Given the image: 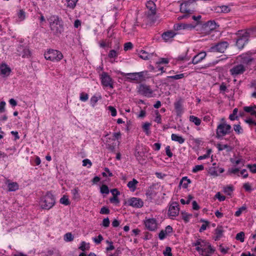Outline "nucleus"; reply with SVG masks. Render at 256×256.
Masks as SVG:
<instances>
[{
	"label": "nucleus",
	"instance_id": "31",
	"mask_svg": "<svg viewBox=\"0 0 256 256\" xmlns=\"http://www.w3.org/2000/svg\"><path fill=\"white\" fill-rule=\"evenodd\" d=\"M190 182V180L187 177H184L180 180V184L181 185L182 188H186Z\"/></svg>",
	"mask_w": 256,
	"mask_h": 256
},
{
	"label": "nucleus",
	"instance_id": "43",
	"mask_svg": "<svg viewBox=\"0 0 256 256\" xmlns=\"http://www.w3.org/2000/svg\"><path fill=\"white\" fill-rule=\"evenodd\" d=\"M216 148L219 151H221L224 150V149L229 148V150H228V151H230L231 150V148L228 144H224L222 145L220 144H216Z\"/></svg>",
	"mask_w": 256,
	"mask_h": 256
},
{
	"label": "nucleus",
	"instance_id": "20",
	"mask_svg": "<svg viewBox=\"0 0 256 256\" xmlns=\"http://www.w3.org/2000/svg\"><path fill=\"white\" fill-rule=\"evenodd\" d=\"M194 26H192L190 24H175L174 26V28L175 30H184L189 28H194Z\"/></svg>",
	"mask_w": 256,
	"mask_h": 256
},
{
	"label": "nucleus",
	"instance_id": "58",
	"mask_svg": "<svg viewBox=\"0 0 256 256\" xmlns=\"http://www.w3.org/2000/svg\"><path fill=\"white\" fill-rule=\"evenodd\" d=\"M202 243H206V242L204 240H202V239H198L196 240V242L192 243V246H202L203 245L202 244Z\"/></svg>",
	"mask_w": 256,
	"mask_h": 256
},
{
	"label": "nucleus",
	"instance_id": "7",
	"mask_svg": "<svg viewBox=\"0 0 256 256\" xmlns=\"http://www.w3.org/2000/svg\"><path fill=\"white\" fill-rule=\"evenodd\" d=\"M232 127L230 125L223 122L219 124L216 128V138H219L220 137L224 136L230 132Z\"/></svg>",
	"mask_w": 256,
	"mask_h": 256
},
{
	"label": "nucleus",
	"instance_id": "60",
	"mask_svg": "<svg viewBox=\"0 0 256 256\" xmlns=\"http://www.w3.org/2000/svg\"><path fill=\"white\" fill-rule=\"evenodd\" d=\"M108 110L110 112L111 115L112 116H115L116 115V113H117L116 112V109L114 107H113L112 106H108Z\"/></svg>",
	"mask_w": 256,
	"mask_h": 256
},
{
	"label": "nucleus",
	"instance_id": "22",
	"mask_svg": "<svg viewBox=\"0 0 256 256\" xmlns=\"http://www.w3.org/2000/svg\"><path fill=\"white\" fill-rule=\"evenodd\" d=\"M18 52H20L19 55L22 57H28L30 54V52L26 48H24L22 46L18 47Z\"/></svg>",
	"mask_w": 256,
	"mask_h": 256
},
{
	"label": "nucleus",
	"instance_id": "2",
	"mask_svg": "<svg viewBox=\"0 0 256 256\" xmlns=\"http://www.w3.org/2000/svg\"><path fill=\"white\" fill-rule=\"evenodd\" d=\"M252 30H240L236 33V46L240 50H242L248 42V39L252 36Z\"/></svg>",
	"mask_w": 256,
	"mask_h": 256
},
{
	"label": "nucleus",
	"instance_id": "9",
	"mask_svg": "<svg viewBox=\"0 0 256 256\" xmlns=\"http://www.w3.org/2000/svg\"><path fill=\"white\" fill-rule=\"evenodd\" d=\"M246 70V66H245L244 65L239 64L234 65L232 68H231L230 70V72L234 78H236L238 76L242 74Z\"/></svg>",
	"mask_w": 256,
	"mask_h": 256
},
{
	"label": "nucleus",
	"instance_id": "50",
	"mask_svg": "<svg viewBox=\"0 0 256 256\" xmlns=\"http://www.w3.org/2000/svg\"><path fill=\"white\" fill-rule=\"evenodd\" d=\"M171 251V248L170 246H167L166 247V250L164 251L163 254L164 256H172Z\"/></svg>",
	"mask_w": 256,
	"mask_h": 256
},
{
	"label": "nucleus",
	"instance_id": "54",
	"mask_svg": "<svg viewBox=\"0 0 256 256\" xmlns=\"http://www.w3.org/2000/svg\"><path fill=\"white\" fill-rule=\"evenodd\" d=\"M133 47V45L132 42H126L124 44V50L125 51H127L128 50H131Z\"/></svg>",
	"mask_w": 256,
	"mask_h": 256
},
{
	"label": "nucleus",
	"instance_id": "26",
	"mask_svg": "<svg viewBox=\"0 0 256 256\" xmlns=\"http://www.w3.org/2000/svg\"><path fill=\"white\" fill-rule=\"evenodd\" d=\"M171 138H172V140L177 142L180 144H183L185 141V139L184 138H183L182 136H178L176 134H172Z\"/></svg>",
	"mask_w": 256,
	"mask_h": 256
},
{
	"label": "nucleus",
	"instance_id": "19",
	"mask_svg": "<svg viewBox=\"0 0 256 256\" xmlns=\"http://www.w3.org/2000/svg\"><path fill=\"white\" fill-rule=\"evenodd\" d=\"M10 72L11 69L7 64H2L0 65V72L1 74L8 76Z\"/></svg>",
	"mask_w": 256,
	"mask_h": 256
},
{
	"label": "nucleus",
	"instance_id": "47",
	"mask_svg": "<svg viewBox=\"0 0 256 256\" xmlns=\"http://www.w3.org/2000/svg\"><path fill=\"white\" fill-rule=\"evenodd\" d=\"M184 74H176V75H174V76H168V78H172L173 80H179V79L182 78H184Z\"/></svg>",
	"mask_w": 256,
	"mask_h": 256
},
{
	"label": "nucleus",
	"instance_id": "41",
	"mask_svg": "<svg viewBox=\"0 0 256 256\" xmlns=\"http://www.w3.org/2000/svg\"><path fill=\"white\" fill-rule=\"evenodd\" d=\"M100 98H101L100 96H99L98 97L96 96H92L90 100V104H91L92 106L94 107L95 106L96 104V102H98V100Z\"/></svg>",
	"mask_w": 256,
	"mask_h": 256
},
{
	"label": "nucleus",
	"instance_id": "8",
	"mask_svg": "<svg viewBox=\"0 0 256 256\" xmlns=\"http://www.w3.org/2000/svg\"><path fill=\"white\" fill-rule=\"evenodd\" d=\"M195 2L194 0H185L184 2L180 4V12L187 13L188 14L194 11Z\"/></svg>",
	"mask_w": 256,
	"mask_h": 256
},
{
	"label": "nucleus",
	"instance_id": "38",
	"mask_svg": "<svg viewBox=\"0 0 256 256\" xmlns=\"http://www.w3.org/2000/svg\"><path fill=\"white\" fill-rule=\"evenodd\" d=\"M236 239L241 242H244V233L243 232H238L236 235Z\"/></svg>",
	"mask_w": 256,
	"mask_h": 256
},
{
	"label": "nucleus",
	"instance_id": "33",
	"mask_svg": "<svg viewBox=\"0 0 256 256\" xmlns=\"http://www.w3.org/2000/svg\"><path fill=\"white\" fill-rule=\"evenodd\" d=\"M190 120L194 122L197 126H200L201 123L200 119L194 116H190Z\"/></svg>",
	"mask_w": 256,
	"mask_h": 256
},
{
	"label": "nucleus",
	"instance_id": "1",
	"mask_svg": "<svg viewBox=\"0 0 256 256\" xmlns=\"http://www.w3.org/2000/svg\"><path fill=\"white\" fill-rule=\"evenodd\" d=\"M50 27L53 34L59 36L64 30L62 20L58 16H51L48 18Z\"/></svg>",
	"mask_w": 256,
	"mask_h": 256
},
{
	"label": "nucleus",
	"instance_id": "25",
	"mask_svg": "<svg viewBox=\"0 0 256 256\" xmlns=\"http://www.w3.org/2000/svg\"><path fill=\"white\" fill-rule=\"evenodd\" d=\"M71 193L72 195V198L76 201H78L80 200V194L79 193V189L78 188H76L71 190Z\"/></svg>",
	"mask_w": 256,
	"mask_h": 256
},
{
	"label": "nucleus",
	"instance_id": "55",
	"mask_svg": "<svg viewBox=\"0 0 256 256\" xmlns=\"http://www.w3.org/2000/svg\"><path fill=\"white\" fill-rule=\"evenodd\" d=\"M247 168H248L250 171L253 173V174H255L256 173V164H248L247 165Z\"/></svg>",
	"mask_w": 256,
	"mask_h": 256
},
{
	"label": "nucleus",
	"instance_id": "57",
	"mask_svg": "<svg viewBox=\"0 0 256 256\" xmlns=\"http://www.w3.org/2000/svg\"><path fill=\"white\" fill-rule=\"evenodd\" d=\"M92 164V162L88 159H84L82 160V166H87L88 165V168H90Z\"/></svg>",
	"mask_w": 256,
	"mask_h": 256
},
{
	"label": "nucleus",
	"instance_id": "36",
	"mask_svg": "<svg viewBox=\"0 0 256 256\" xmlns=\"http://www.w3.org/2000/svg\"><path fill=\"white\" fill-rule=\"evenodd\" d=\"M60 202L65 206H68L70 204L68 196L64 195L60 200Z\"/></svg>",
	"mask_w": 256,
	"mask_h": 256
},
{
	"label": "nucleus",
	"instance_id": "52",
	"mask_svg": "<svg viewBox=\"0 0 256 256\" xmlns=\"http://www.w3.org/2000/svg\"><path fill=\"white\" fill-rule=\"evenodd\" d=\"M204 169L203 165H196L192 169L193 172H196Z\"/></svg>",
	"mask_w": 256,
	"mask_h": 256
},
{
	"label": "nucleus",
	"instance_id": "48",
	"mask_svg": "<svg viewBox=\"0 0 256 256\" xmlns=\"http://www.w3.org/2000/svg\"><path fill=\"white\" fill-rule=\"evenodd\" d=\"M92 240L96 244H99L103 240V237L101 234H99L97 237L93 238Z\"/></svg>",
	"mask_w": 256,
	"mask_h": 256
},
{
	"label": "nucleus",
	"instance_id": "28",
	"mask_svg": "<svg viewBox=\"0 0 256 256\" xmlns=\"http://www.w3.org/2000/svg\"><path fill=\"white\" fill-rule=\"evenodd\" d=\"M244 110L245 112L250 113L252 115L256 116V106H244Z\"/></svg>",
	"mask_w": 256,
	"mask_h": 256
},
{
	"label": "nucleus",
	"instance_id": "37",
	"mask_svg": "<svg viewBox=\"0 0 256 256\" xmlns=\"http://www.w3.org/2000/svg\"><path fill=\"white\" fill-rule=\"evenodd\" d=\"M238 112V109L237 108H235L232 112V114L230 115L229 118L231 120H236L238 118V116H237V114Z\"/></svg>",
	"mask_w": 256,
	"mask_h": 256
},
{
	"label": "nucleus",
	"instance_id": "40",
	"mask_svg": "<svg viewBox=\"0 0 256 256\" xmlns=\"http://www.w3.org/2000/svg\"><path fill=\"white\" fill-rule=\"evenodd\" d=\"M140 57L143 60H148L150 54L144 50H141L139 53Z\"/></svg>",
	"mask_w": 256,
	"mask_h": 256
},
{
	"label": "nucleus",
	"instance_id": "56",
	"mask_svg": "<svg viewBox=\"0 0 256 256\" xmlns=\"http://www.w3.org/2000/svg\"><path fill=\"white\" fill-rule=\"evenodd\" d=\"M150 123L146 122L142 126L144 130L146 132V134H149L148 130H149V127H150Z\"/></svg>",
	"mask_w": 256,
	"mask_h": 256
},
{
	"label": "nucleus",
	"instance_id": "4",
	"mask_svg": "<svg viewBox=\"0 0 256 256\" xmlns=\"http://www.w3.org/2000/svg\"><path fill=\"white\" fill-rule=\"evenodd\" d=\"M120 75L126 76V80L128 82H135L137 83L142 82L144 80V72L133 73H125L120 72Z\"/></svg>",
	"mask_w": 256,
	"mask_h": 256
},
{
	"label": "nucleus",
	"instance_id": "34",
	"mask_svg": "<svg viewBox=\"0 0 256 256\" xmlns=\"http://www.w3.org/2000/svg\"><path fill=\"white\" fill-rule=\"evenodd\" d=\"M78 0H66L67 2V7L74 9L76 7Z\"/></svg>",
	"mask_w": 256,
	"mask_h": 256
},
{
	"label": "nucleus",
	"instance_id": "14",
	"mask_svg": "<svg viewBox=\"0 0 256 256\" xmlns=\"http://www.w3.org/2000/svg\"><path fill=\"white\" fill-rule=\"evenodd\" d=\"M144 224L146 228L150 230L153 231L157 228L156 220L154 218H150L144 222Z\"/></svg>",
	"mask_w": 256,
	"mask_h": 256
},
{
	"label": "nucleus",
	"instance_id": "62",
	"mask_svg": "<svg viewBox=\"0 0 256 256\" xmlns=\"http://www.w3.org/2000/svg\"><path fill=\"white\" fill-rule=\"evenodd\" d=\"M110 220L108 218H105L102 221V226L105 228H108L110 226Z\"/></svg>",
	"mask_w": 256,
	"mask_h": 256
},
{
	"label": "nucleus",
	"instance_id": "51",
	"mask_svg": "<svg viewBox=\"0 0 256 256\" xmlns=\"http://www.w3.org/2000/svg\"><path fill=\"white\" fill-rule=\"evenodd\" d=\"M234 188L232 186H228L224 188V192L228 195H231L232 192L233 191Z\"/></svg>",
	"mask_w": 256,
	"mask_h": 256
},
{
	"label": "nucleus",
	"instance_id": "63",
	"mask_svg": "<svg viewBox=\"0 0 256 256\" xmlns=\"http://www.w3.org/2000/svg\"><path fill=\"white\" fill-rule=\"evenodd\" d=\"M246 209L245 206H242L236 212L235 216H239L242 213L243 210H244Z\"/></svg>",
	"mask_w": 256,
	"mask_h": 256
},
{
	"label": "nucleus",
	"instance_id": "5",
	"mask_svg": "<svg viewBox=\"0 0 256 256\" xmlns=\"http://www.w3.org/2000/svg\"><path fill=\"white\" fill-rule=\"evenodd\" d=\"M238 58L240 64L244 65L247 69L252 64H256V58H254L252 53H246L240 55Z\"/></svg>",
	"mask_w": 256,
	"mask_h": 256
},
{
	"label": "nucleus",
	"instance_id": "16",
	"mask_svg": "<svg viewBox=\"0 0 256 256\" xmlns=\"http://www.w3.org/2000/svg\"><path fill=\"white\" fill-rule=\"evenodd\" d=\"M129 205L133 207L140 208L143 206L144 202L139 198H132L128 201Z\"/></svg>",
	"mask_w": 256,
	"mask_h": 256
},
{
	"label": "nucleus",
	"instance_id": "6",
	"mask_svg": "<svg viewBox=\"0 0 256 256\" xmlns=\"http://www.w3.org/2000/svg\"><path fill=\"white\" fill-rule=\"evenodd\" d=\"M44 56L46 60L50 61L58 62L63 58V55L60 52L54 50H48L44 53Z\"/></svg>",
	"mask_w": 256,
	"mask_h": 256
},
{
	"label": "nucleus",
	"instance_id": "59",
	"mask_svg": "<svg viewBox=\"0 0 256 256\" xmlns=\"http://www.w3.org/2000/svg\"><path fill=\"white\" fill-rule=\"evenodd\" d=\"M110 212V210L106 206L102 207L100 211L101 214H109Z\"/></svg>",
	"mask_w": 256,
	"mask_h": 256
},
{
	"label": "nucleus",
	"instance_id": "15",
	"mask_svg": "<svg viewBox=\"0 0 256 256\" xmlns=\"http://www.w3.org/2000/svg\"><path fill=\"white\" fill-rule=\"evenodd\" d=\"M146 197L150 200L154 198L156 195V185L152 184L149 186L146 190Z\"/></svg>",
	"mask_w": 256,
	"mask_h": 256
},
{
	"label": "nucleus",
	"instance_id": "61",
	"mask_svg": "<svg viewBox=\"0 0 256 256\" xmlns=\"http://www.w3.org/2000/svg\"><path fill=\"white\" fill-rule=\"evenodd\" d=\"M88 248L89 246H88V247L86 248V243L84 242H82L78 248L84 252Z\"/></svg>",
	"mask_w": 256,
	"mask_h": 256
},
{
	"label": "nucleus",
	"instance_id": "45",
	"mask_svg": "<svg viewBox=\"0 0 256 256\" xmlns=\"http://www.w3.org/2000/svg\"><path fill=\"white\" fill-rule=\"evenodd\" d=\"M200 221L202 222H204L205 223V224H202V225L200 228V230H199L200 232H202L206 230L207 226L209 224V222L208 221L203 220H202Z\"/></svg>",
	"mask_w": 256,
	"mask_h": 256
},
{
	"label": "nucleus",
	"instance_id": "64",
	"mask_svg": "<svg viewBox=\"0 0 256 256\" xmlns=\"http://www.w3.org/2000/svg\"><path fill=\"white\" fill-rule=\"evenodd\" d=\"M220 8L221 9V12L225 13L228 12L230 10V8L226 6H220Z\"/></svg>",
	"mask_w": 256,
	"mask_h": 256
},
{
	"label": "nucleus",
	"instance_id": "3",
	"mask_svg": "<svg viewBox=\"0 0 256 256\" xmlns=\"http://www.w3.org/2000/svg\"><path fill=\"white\" fill-rule=\"evenodd\" d=\"M55 204V198L54 196L50 192L46 194L42 198L40 202L41 208L43 209L50 210Z\"/></svg>",
	"mask_w": 256,
	"mask_h": 256
},
{
	"label": "nucleus",
	"instance_id": "21",
	"mask_svg": "<svg viewBox=\"0 0 256 256\" xmlns=\"http://www.w3.org/2000/svg\"><path fill=\"white\" fill-rule=\"evenodd\" d=\"M224 230L222 226H218L215 230V236L214 240L215 241L219 240L223 236Z\"/></svg>",
	"mask_w": 256,
	"mask_h": 256
},
{
	"label": "nucleus",
	"instance_id": "24",
	"mask_svg": "<svg viewBox=\"0 0 256 256\" xmlns=\"http://www.w3.org/2000/svg\"><path fill=\"white\" fill-rule=\"evenodd\" d=\"M6 184L10 192L16 191L19 188V186L16 182H10V180H8Z\"/></svg>",
	"mask_w": 256,
	"mask_h": 256
},
{
	"label": "nucleus",
	"instance_id": "42",
	"mask_svg": "<svg viewBox=\"0 0 256 256\" xmlns=\"http://www.w3.org/2000/svg\"><path fill=\"white\" fill-rule=\"evenodd\" d=\"M74 240V236L70 232H68L64 236V240L66 242H72Z\"/></svg>",
	"mask_w": 256,
	"mask_h": 256
},
{
	"label": "nucleus",
	"instance_id": "39",
	"mask_svg": "<svg viewBox=\"0 0 256 256\" xmlns=\"http://www.w3.org/2000/svg\"><path fill=\"white\" fill-rule=\"evenodd\" d=\"M143 152H142L138 151L137 150L135 151L134 156L136 158L139 162L144 160L142 156Z\"/></svg>",
	"mask_w": 256,
	"mask_h": 256
},
{
	"label": "nucleus",
	"instance_id": "13",
	"mask_svg": "<svg viewBox=\"0 0 256 256\" xmlns=\"http://www.w3.org/2000/svg\"><path fill=\"white\" fill-rule=\"evenodd\" d=\"M180 212L179 204L176 202H173L170 206L168 210V215L170 217H175L178 215Z\"/></svg>",
	"mask_w": 256,
	"mask_h": 256
},
{
	"label": "nucleus",
	"instance_id": "44",
	"mask_svg": "<svg viewBox=\"0 0 256 256\" xmlns=\"http://www.w3.org/2000/svg\"><path fill=\"white\" fill-rule=\"evenodd\" d=\"M118 55V52L115 50H110L108 56L110 58H116Z\"/></svg>",
	"mask_w": 256,
	"mask_h": 256
},
{
	"label": "nucleus",
	"instance_id": "30",
	"mask_svg": "<svg viewBox=\"0 0 256 256\" xmlns=\"http://www.w3.org/2000/svg\"><path fill=\"white\" fill-rule=\"evenodd\" d=\"M138 184L136 180L134 178L132 181L128 182L127 186L132 192H134L136 189V185Z\"/></svg>",
	"mask_w": 256,
	"mask_h": 256
},
{
	"label": "nucleus",
	"instance_id": "53",
	"mask_svg": "<svg viewBox=\"0 0 256 256\" xmlns=\"http://www.w3.org/2000/svg\"><path fill=\"white\" fill-rule=\"evenodd\" d=\"M80 100L82 102H86L88 100V96L87 94L82 92L80 94Z\"/></svg>",
	"mask_w": 256,
	"mask_h": 256
},
{
	"label": "nucleus",
	"instance_id": "46",
	"mask_svg": "<svg viewBox=\"0 0 256 256\" xmlns=\"http://www.w3.org/2000/svg\"><path fill=\"white\" fill-rule=\"evenodd\" d=\"M100 192L102 194H108L109 193V189L107 186L103 184L100 187Z\"/></svg>",
	"mask_w": 256,
	"mask_h": 256
},
{
	"label": "nucleus",
	"instance_id": "12",
	"mask_svg": "<svg viewBox=\"0 0 256 256\" xmlns=\"http://www.w3.org/2000/svg\"><path fill=\"white\" fill-rule=\"evenodd\" d=\"M102 84L105 87L114 88L113 80L110 76L106 72H103L100 75Z\"/></svg>",
	"mask_w": 256,
	"mask_h": 256
},
{
	"label": "nucleus",
	"instance_id": "17",
	"mask_svg": "<svg viewBox=\"0 0 256 256\" xmlns=\"http://www.w3.org/2000/svg\"><path fill=\"white\" fill-rule=\"evenodd\" d=\"M176 34L174 32L169 30L164 32L162 34V38L166 42L172 41V38Z\"/></svg>",
	"mask_w": 256,
	"mask_h": 256
},
{
	"label": "nucleus",
	"instance_id": "23",
	"mask_svg": "<svg viewBox=\"0 0 256 256\" xmlns=\"http://www.w3.org/2000/svg\"><path fill=\"white\" fill-rule=\"evenodd\" d=\"M146 8L150 10V14L154 15L156 13V6L155 4L152 1H148L146 4Z\"/></svg>",
	"mask_w": 256,
	"mask_h": 256
},
{
	"label": "nucleus",
	"instance_id": "32",
	"mask_svg": "<svg viewBox=\"0 0 256 256\" xmlns=\"http://www.w3.org/2000/svg\"><path fill=\"white\" fill-rule=\"evenodd\" d=\"M181 215L182 217V219L185 222H189L190 219L192 217V214H188L186 212H182Z\"/></svg>",
	"mask_w": 256,
	"mask_h": 256
},
{
	"label": "nucleus",
	"instance_id": "49",
	"mask_svg": "<svg viewBox=\"0 0 256 256\" xmlns=\"http://www.w3.org/2000/svg\"><path fill=\"white\" fill-rule=\"evenodd\" d=\"M234 131L238 134H240L242 132V129L240 124L234 125Z\"/></svg>",
	"mask_w": 256,
	"mask_h": 256
},
{
	"label": "nucleus",
	"instance_id": "29",
	"mask_svg": "<svg viewBox=\"0 0 256 256\" xmlns=\"http://www.w3.org/2000/svg\"><path fill=\"white\" fill-rule=\"evenodd\" d=\"M204 25L206 28H208L209 30H213L216 28V23L214 20L208 21Z\"/></svg>",
	"mask_w": 256,
	"mask_h": 256
},
{
	"label": "nucleus",
	"instance_id": "11",
	"mask_svg": "<svg viewBox=\"0 0 256 256\" xmlns=\"http://www.w3.org/2000/svg\"><path fill=\"white\" fill-rule=\"evenodd\" d=\"M138 92L141 95L150 98L153 93L152 90L149 86L145 84H140L138 88Z\"/></svg>",
	"mask_w": 256,
	"mask_h": 256
},
{
	"label": "nucleus",
	"instance_id": "10",
	"mask_svg": "<svg viewBox=\"0 0 256 256\" xmlns=\"http://www.w3.org/2000/svg\"><path fill=\"white\" fill-rule=\"evenodd\" d=\"M228 46V43L227 42H221L216 44L214 46H211L209 48L208 52L223 53L224 52Z\"/></svg>",
	"mask_w": 256,
	"mask_h": 256
},
{
	"label": "nucleus",
	"instance_id": "27",
	"mask_svg": "<svg viewBox=\"0 0 256 256\" xmlns=\"http://www.w3.org/2000/svg\"><path fill=\"white\" fill-rule=\"evenodd\" d=\"M177 115L180 114L182 112V104L180 101H178L174 104Z\"/></svg>",
	"mask_w": 256,
	"mask_h": 256
},
{
	"label": "nucleus",
	"instance_id": "18",
	"mask_svg": "<svg viewBox=\"0 0 256 256\" xmlns=\"http://www.w3.org/2000/svg\"><path fill=\"white\" fill-rule=\"evenodd\" d=\"M206 54L205 52H201L196 55L192 58V63L196 64L202 61L206 56Z\"/></svg>",
	"mask_w": 256,
	"mask_h": 256
},
{
	"label": "nucleus",
	"instance_id": "35",
	"mask_svg": "<svg viewBox=\"0 0 256 256\" xmlns=\"http://www.w3.org/2000/svg\"><path fill=\"white\" fill-rule=\"evenodd\" d=\"M48 254L50 256H60V252L58 250L52 248V250H48Z\"/></svg>",
	"mask_w": 256,
	"mask_h": 256
}]
</instances>
